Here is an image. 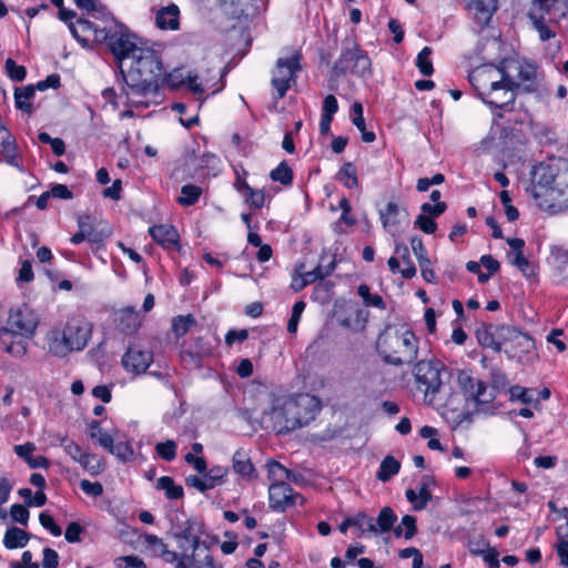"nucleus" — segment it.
Returning a JSON list of instances; mask_svg holds the SVG:
<instances>
[{
    "label": "nucleus",
    "instance_id": "20",
    "mask_svg": "<svg viewBox=\"0 0 568 568\" xmlns=\"http://www.w3.org/2000/svg\"><path fill=\"white\" fill-rule=\"evenodd\" d=\"M507 327V325H494L488 324L479 327L476 331V337L478 343L483 347L491 348L496 353H500L503 351V339L504 334L501 328Z\"/></svg>",
    "mask_w": 568,
    "mask_h": 568
},
{
    "label": "nucleus",
    "instance_id": "1",
    "mask_svg": "<svg viewBox=\"0 0 568 568\" xmlns=\"http://www.w3.org/2000/svg\"><path fill=\"white\" fill-rule=\"evenodd\" d=\"M120 70L125 83L123 93L128 104L148 108L155 101L163 73L162 61L155 50L145 48L138 51V55Z\"/></svg>",
    "mask_w": 568,
    "mask_h": 568
},
{
    "label": "nucleus",
    "instance_id": "30",
    "mask_svg": "<svg viewBox=\"0 0 568 568\" xmlns=\"http://www.w3.org/2000/svg\"><path fill=\"white\" fill-rule=\"evenodd\" d=\"M30 539V535L16 526L9 527L3 537V545L7 549L24 547Z\"/></svg>",
    "mask_w": 568,
    "mask_h": 568
},
{
    "label": "nucleus",
    "instance_id": "50",
    "mask_svg": "<svg viewBox=\"0 0 568 568\" xmlns=\"http://www.w3.org/2000/svg\"><path fill=\"white\" fill-rule=\"evenodd\" d=\"M494 393L488 389L486 383L478 379L475 392L470 399L474 400L476 404H487L490 403L494 399Z\"/></svg>",
    "mask_w": 568,
    "mask_h": 568
},
{
    "label": "nucleus",
    "instance_id": "6",
    "mask_svg": "<svg viewBox=\"0 0 568 568\" xmlns=\"http://www.w3.org/2000/svg\"><path fill=\"white\" fill-rule=\"evenodd\" d=\"M369 68L371 60L368 55L354 41H346L333 70L337 75L352 73L357 77H365L369 72Z\"/></svg>",
    "mask_w": 568,
    "mask_h": 568
},
{
    "label": "nucleus",
    "instance_id": "39",
    "mask_svg": "<svg viewBox=\"0 0 568 568\" xmlns=\"http://www.w3.org/2000/svg\"><path fill=\"white\" fill-rule=\"evenodd\" d=\"M416 531V518L412 515H405L399 525L394 528V535L396 537H404L407 540L412 539Z\"/></svg>",
    "mask_w": 568,
    "mask_h": 568
},
{
    "label": "nucleus",
    "instance_id": "28",
    "mask_svg": "<svg viewBox=\"0 0 568 568\" xmlns=\"http://www.w3.org/2000/svg\"><path fill=\"white\" fill-rule=\"evenodd\" d=\"M507 244L510 246L511 252L508 253L509 263L525 272L528 267V260L524 256L523 248L525 241L521 239H507Z\"/></svg>",
    "mask_w": 568,
    "mask_h": 568
},
{
    "label": "nucleus",
    "instance_id": "42",
    "mask_svg": "<svg viewBox=\"0 0 568 568\" xmlns=\"http://www.w3.org/2000/svg\"><path fill=\"white\" fill-rule=\"evenodd\" d=\"M270 178L274 182H278L284 186H290L293 183V171L285 161H282L271 171Z\"/></svg>",
    "mask_w": 568,
    "mask_h": 568
},
{
    "label": "nucleus",
    "instance_id": "2",
    "mask_svg": "<svg viewBox=\"0 0 568 568\" xmlns=\"http://www.w3.org/2000/svg\"><path fill=\"white\" fill-rule=\"evenodd\" d=\"M322 409L320 399L310 394L280 396L264 413L265 423L278 435L308 426Z\"/></svg>",
    "mask_w": 568,
    "mask_h": 568
},
{
    "label": "nucleus",
    "instance_id": "16",
    "mask_svg": "<svg viewBox=\"0 0 568 568\" xmlns=\"http://www.w3.org/2000/svg\"><path fill=\"white\" fill-rule=\"evenodd\" d=\"M566 7L565 0H532L528 17L529 19L557 21L558 18L565 16Z\"/></svg>",
    "mask_w": 568,
    "mask_h": 568
},
{
    "label": "nucleus",
    "instance_id": "32",
    "mask_svg": "<svg viewBox=\"0 0 568 568\" xmlns=\"http://www.w3.org/2000/svg\"><path fill=\"white\" fill-rule=\"evenodd\" d=\"M395 254L399 257V263L403 265L400 274L404 278H412L416 275V267L410 257L408 247L405 244L395 245Z\"/></svg>",
    "mask_w": 568,
    "mask_h": 568
},
{
    "label": "nucleus",
    "instance_id": "27",
    "mask_svg": "<svg viewBox=\"0 0 568 568\" xmlns=\"http://www.w3.org/2000/svg\"><path fill=\"white\" fill-rule=\"evenodd\" d=\"M232 468L244 479H253L256 477L255 468L250 459L243 450H236L232 457Z\"/></svg>",
    "mask_w": 568,
    "mask_h": 568
},
{
    "label": "nucleus",
    "instance_id": "25",
    "mask_svg": "<svg viewBox=\"0 0 568 568\" xmlns=\"http://www.w3.org/2000/svg\"><path fill=\"white\" fill-rule=\"evenodd\" d=\"M149 233L152 239L164 248H173L178 245V232L170 224L154 225L150 227Z\"/></svg>",
    "mask_w": 568,
    "mask_h": 568
},
{
    "label": "nucleus",
    "instance_id": "58",
    "mask_svg": "<svg viewBox=\"0 0 568 568\" xmlns=\"http://www.w3.org/2000/svg\"><path fill=\"white\" fill-rule=\"evenodd\" d=\"M6 70L9 78L13 81H23L27 75L26 68L17 64L12 59L6 60Z\"/></svg>",
    "mask_w": 568,
    "mask_h": 568
},
{
    "label": "nucleus",
    "instance_id": "11",
    "mask_svg": "<svg viewBox=\"0 0 568 568\" xmlns=\"http://www.w3.org/2000/svg\"><path fill=\"white\" fill-rule=\"evenodd\" d=\"M38 325V317L27 305L11 310L7 326L0 329L2 334L31 336Z\"/></svg>",
    "mask_w": 568,
    "mask_h": 568
},
{
    "label": "nucleus",
    "instance_id": "48",
    "mask_svg": "<svg viewBox=\"0 0 568 568\" xmlns=\"http://www.w3.org/2000/svg\"><path fill=\"white\" fill-rule=\"evenodd\" d=\"M530 21L541 41H547L555 37L556 33L551 28V23L555 21H548L547 19H530Z\"/></svg>",
    "mask_w": 568,
    "mask_h": 568
},
{
    "label": "nucleus",
    "instance_id": "36",
    "mask_svg": "<svg viewBox=\"0 0 568 568\" xmlns=\"http://www.w3.org/2000/svg\"><path fill=\"white\" fill-rule=\"evenodd\" d=\"M196 320L192 314L178 315L172 318L171 328L176 338L184 336L193 326Z\"/></svg>",
    "mask_w": 568,
    "mask_h": 568
},
{
    "label": "nucleus",
    "instance_id": "19",
    "mask_svg": "<svg viewBox=\"0 0 568 568\" xmlns=\"http://www.w3.org/2000/svg\"><path fill=\"white\" fill-rule=\"evenodd\" d=\"M505 63L506 70L513 69L517 71L518 81L517 83L523 84L526 91H534L536 88L537 69L536 65L528 61H501Z\"/></svg>",
    "mask_w": 568,
    "mask_h": 568
},
{
    "label": "nucleus",
    "instance_id": "37",
    "mask_svg": "<svg viewBox=\"0 0 568 568\" xmlns=\"http://www.w3.org/2000/svg\"><path fill=\"white\" fill-rule=\"evenodd\" d=\"M336 179L347 189L358 186L357 171L353 163H345L337 172Z\"/></svg>",
    "mask_w": 568,
    "mask_h": 568
},
{
    "label": "nucleus",
    "instance_id": "57",
    "mask_svg": "<svg viewBox=\"0 0 568 568\" xmlns=\"http://www.w3.org/2000/svg\"><path fill=\"white\" fill-rule=\"evenodd\" d=\"M116 568H148L145 562L138 556H121L114 560Z\"/></svg>",
    "mask_w": 568,
    "mask_h": 568
},
{
    "label": "nucleus",
    "instance_id": "43",
    "mask_svg": "<svg viewBox=\"0 0 568 568\" xmlns=\"http://www.w3.org/2000/svg\"><path fill=\"white\" fill-rule=\"evenodd\" d=\"M79 464L91 475H99L104 469L102 459L95 454L84 453Z\"/></svg>",
    "mask_w": 568,
    "mask_h": 568
},
{
    "label": "nucleus",
    "instance_id": "35",
    "mask_svg": "<svg viewBox=\"0 0 568 568\" xmlns=\"http://www.w3.org/2000/svg\"><path fill=\"white\" fill-rule=\"evenodd\" d=\"M399 469L400 463L393 456L388 455L382 460L376 477L378 480L387 483L393 476L399 473Z\"/></svg>",
    "mask_w": 568,
    "mask_h": 568
},
{
    "label": "nucleus",
    "instance_id": "7",
    "mask_svg": "<svg viewBox=\"0 0 568 568\" xmlns=\"http://www.w3.org/2000/svg\"><path fill=\"white\" fill-rule=\"evenodd\" d=\"M301 60L302 55L298 51H294L290 57L277 59L271 79L277 99L284 98L291 88V83L295 82L297 72L302 69Z\"/></svg>",
    "mask_w": 568,
    "mask_h": 568
},
{
    "label": "nucleus",
    "instance_id": "8",
    "mask_svg": "<svg viewBox=\"0 0 568 568\" xmlns=\"http://www.w3.org/2000/svg\"><path fill=\"white\" fill-rule=\"evenodd\" d=\"M101 39L108 41L111 52L119 61L120 68L132 61L138 55V51L140 52L146 48L139 45L134 40V36L122 28L113 33L101 31Z\"/></svg>",
    "mask_w": 568,
    "mask_h": 568
},
{
    "label": "nucleus",
    "instance_id": "26",
    "mask_svg": "<svg viewBox=\"0 0 568 568\" xmlns=\"http://www.w3.org/2000/svg\"><path fill=\"white\" fill-rule=\"evenodd\" d=\"M367 322V313L365 310L357 305H349L346 308V315L339 318V324L354 332H359L365 328Z\"/></svg>",
    "mask_w": 568,
    "mask_h": 568
},
{
    "label": "nucleus",
    "instance_id": "47",
    "mask_svg": "<svg viewBox=\"0 0 568 568\" xmlns=\"http://www.w3.org/2000/svg\"><path fill=\"white\" fill-rule=\"evenodd\" d=\"M357 293L363 298L366 306H373L381 310L385 308V303L382 296L372 294L369 287L366 284H361L358 286Z\"/></svg>",
    "mask_w": 568,
    "mask_h": 568
},
{
    "label": "nucleus",
    "instance_id": "59",
    "mask_svg": "<svg viewBox=\"0 0 568 568\" xmlns=\"http://www.w3.org/2000/svg\"><path fill=\"white\" fill-rule=\"evenodd\" d=\"M164 80L169 87L175 89L186 83L187 73L183 69H174Z\"/></svg>",
    "mask_w": 568,
    "mask_h": 568
},
{
    "label": "nucleus",
    "instance_id": "46",
    "mask_svg": "<svg viewBox=\"0 0 568 568\" xmlns=\"http://www.w3.org/2000/svg\"><path fill=\"white\" fill-rule=\"evenodd\" d=\"M430 54L432 49L429 47H424L416 59V65L419 72L425 77H429L434 73V67L429 59Z\"/></svg>",
    "mask_w": 568,
    "mask_h": 568
},
{
    "label": "nucleus",
    "instance_id": "44",
    "mask_svg": "<svg viewBox=\"0 0 568 568\" xmlns=\"http://www.w3.org/2000/svg\"><path fill=\"white\" fill-rule=\"evenodd\" d=\"M90 437L103 448L111 447L113 437L100 427V422L92 420L89 424Z\"/></svg>",
    "mask_w": 568,
    "mask_h": 568
},
{
    "label": "nucleus",
    "instance_id": "29",
    "mask_svg": "<svg viewBox=\"0 0 568 568\" xmlns=\"http://www.w3.org/2000/svg\"><path fill=\"white\" fill-rule=\"evenodd\" d=\"M397 521V515L390 507H384L381 509L377 518H374V535H382L394 530L395 523Z\"/></svg>",
    "mask_w": 568,
    "mask_h": 568
},
{
    "label": "nucleus",
    "instance_id": "49",
    "mask_svg": "<svg viewBox=\"0 0 568 568\" xmlns=\"http://www.w3.org/2000/svg\"><path fill=\"white\" fill-rule=\"evenodd\" d=\"M155 453L165 462H171L176 457V443L172 439L158 443Z\"/></svg>",
    "mask_w": 568,
    "mask_h": 568
},
{
    "label": "nucleus",
    "instance_id": "14",
    "mask_svg": "<svg viewBox=\"0 0 568 568\" xmlns=\"http://www.w3.org/2000/svg\"><path fill=\"white\" fill-rule=\"evenodd\" d=\"M501 332L504 334L503 351L510 357L527 354L534 348V341L528 334L511 326L501 328Z\"/></svg>",
    "mask_w": 568,
    "mask_h": 568
},
{
    "label": "nucleus",
    "instance_id": "52",
    "mask_svg": "<svg viewBox=\"0 0 568 568\" xmlns=\"http://www.w3.org/2000/svg\"><path fill=\"white\" fill-rule=\"evenodd\" d=\"M305 306H306V304L303 301H297L294 303L292 313H291V317L287 323V332L288 333H291V334L296 333L297 326H298L301 316L305 310Z\"/></svg>",
    "mask_w": 568,
    "mask_h": 568
},
{
    "label": "nucleus",
    "instance_id": "22",
    "mask_svg": "<svg viewBox=\"0 0 568 568\" xmlns=\"http://www.w3.org/2000/svg\"><path fill=\"white\" fill-rule=\"evenodd\" d=\"M213 353V346L209 341L203 337H197L190 349L181 353L182 361L185 365L199 368L203 358L210 356Z\"/></svg>",
    "mask_w": 568,
    "mask_h": 568
},
{
    "label": "nucleus",
    "instance_id": "64",
    "mask_svg": "<svg viewBox=\"0 0 568 568\" xmlns=\"http://www.w3.org/2000/svg\"><path fill=\"white\" fill-rule=\"evenodd\" d=\"M489 548V542L483 536H476L469 539L468 549L475 555L479 556Z\"/></svg>",
    "mask_w": 568,
    "mask_h": 568
},
{
    "label": "nucleus",
    "instance_id": "60",
    "mask_svg": "<svg viewBox=\"0 0 568 568\" xmlns=\"http://www.w3.org/2000/svg\"><path fill=\"white\" fill-rule=\"evenodd\" d=\"M60 443L63 446L64 452L77 463L81 459L84 454L80 446L73 442L69 440L67 437H61Z\"/></svg>",
    "mask_w": 568,
    "mask_h": 568
},
{
    "label": "nucleus",
    "instance_id": "55",
    "mask_svg": "<svg viewBox=\"0 0 568 568\" xmlns=\"http://www.w3.org/2000/svg\"><path fill=\"white\" fill-rule=\"evenodd\" d=\"M77 16V13L73 11V10H70V9H65V8H60L59 9V18L60 20H62L63 22H67L68 26H69V29L72 33V36L80 42H85L87 40L85 39H82L79 33H78V29H77V26L72 22V19Z\"/></svg>",
    "mask_w": 568,
    "mask_h": 568
},
{
    "label": "nucleus",
    "instance_id": "13",
    "mask_svg": "<svg viewBox=\"0 0 568 568\" xmlns=\"http://www.w3.org/2000/svg\"><path fill=\"white\" fill-rule=\"evenodd\" d=\"M408 216L407 210L395 202H388L384 209L379 210L382 225L393 236L402 233L408 225Z\"/></svg>",
    "mask_w": 568,
    "mask_h": 568
},
{
    "label": "nucleus",
    "instance_id": "10",
    "mask_svg": "<svg viewBox=\"0 0 568 568\" xmlns=\"http://www.w3.org/2000/svg\"><path fill=\"white\" fill-rule=\"evenodd\" d=\"M557 170L558 163H539L532 168L531 194L537 201L541 202L545 201V199L555 200L554 185Z\"/></svg>",
    "mask_w": 568,
    "mask_h": 568
},
{
    "label": "nucleus",
    "instance_id": "40",
    "mask_svg": "<svg viewBox=\"0 0 568 568\" xmlns=\"http://www.w3.org/2000/svg\"><path fill=\"white\" fill-rule=\"evenodd\" d=\"M202 192V187L195 184H185L181 189V195L178 199V203L182 206H191L199 201Z\"/></svg>",
    "mask_w": 568,
    "mask_h": 568
},
{
    "label": "nucleus",
    "instance_id": "34",
    "mask_svg": "<svg viewBox=\"0 0 568 568\" xmlns=\"http://www.w3.org/2000/svg\"><path fill=\"white\" fill-rule=\"evenodd\" d=\"M155 487L163 490L166 498L180 499L184 495L183 487L175 484L174 479L170 476H162L158 479Z\"/></svg>",
    "mask_w": 568,
    "mask_h": 568
},
{
    "label": "nucleus",
    "instance_id": "62",
    "mask_svg": "<svg viewBox=\"0 0 568 568\" xmlns=\"http://www.w3.org/2000/svg\"><path fill=\"white\" fill-rule=\"evenodd\" d=\"M415 226L426 234H433L437 229V224L434 219L423 213L417 216Z\"/></svg>",
    "mask_w": 568,
    "mask_h": 568
},
{
    "label": "nucleus",
    "instance_id": "18",
    "mask_svg": "<svg viewBox=\"0 0 568 568\" xmlns=\"http://www.w3.org/2000/svg\"><path fill=\"white\" fill-rule=\"evenodd\" d=\"M203 474V477L190 476L186 479L190 486L196 488L202 493L209 489H213L214 487L223 484L227 475V468L222 466H215L209 470H205V473Z\"/></svg>",
    "mask_w": 568,
    "mask_h": 568
},
{
    "label": "nucleus",
    "instance_id": "4",
    "mask_svg": "<svg viewBox=\"0 0 568 568\" xmlns=\"http://www.w3.org/2000/svg\"><path fill=\"white\" fill-rule=\"evenodd\" d=\"M483 84L479 93L485 103L498 109H505L515 101V89L519 83L507 72L505 63H499L495 69L486 67L477 70L470 78Z\"/></svg>",
    "mask_w": 568,
    "mask_h": 568
},
{
    "label": "nucleus",
    "instance_id": "41",
    "mask_svg": "<svg viewBox=\"0 0 568 568\" xmlns=\"http://www.w3.org/2000/svg\"><path fill=\"white\" fill-rule=\"evenodd\" d=\"M268 479L272 484H286V478H291L292 471L278 462L272 460L267 464Z\"/></svg>",
    "mask_w": 568,
    "mask_h": 568
},
{
    "label": "nucleus",
    "instance_id": "5",
    "mask_svg": "<svg viewBox=\"0 0 568 568\" xmlns=\"http://www.w3.org/2000/svg\"><path fill=\"white\" fill-rule=\"evenodd\" d=\"M89 331L78 323H68L61 333H54L49 341V352L65 356L72 351H81L88 343Z\"/></svg>",
    "mask_w": 568,
    "mask_h": 568
},
{
    "label": "nucleus",
    "instance_id": "9",
    "mask_svg": "<svg viewBox=\"0 0 568 568\" xmlns=\"http://www.w3.org/2000/svg\"><path fill=\"white\" fill-rule=\"evenodd\" d=\"M442 364L420 361L415 366L417 388L424 393L425 402L432 404L442 388Z\"/></svg>",
    "mask_w": 568,
    "mask_h": 568
},
{
    "label": "nucleus",
    "instance_id": "33",
    "mask_svg": "<svg viewBox=\"0 0 568 568\" xmlns=\"http://www.w3.org/2000/svg\"><path fill=\"white\" fill-rule=\"evenodd\" d=\"M77 222L78 227L81 229L87 241L91 243H101L103 241L105 235L102 231H98L94 227L89 215H79Z\"/></svg>",
    "mask_w": 568,
    "mask_h": 568
},
{
    "label": "nucleus",
    "instance_id": "17",
    "mask_svg": "<svg viewBox=\"0 0 568 568\" xmlns=\"http://www.w3.org/2000/svg\"><path fill=\"white\" fill-rule=\"evenodd\" d=\"M153 362V354L139 346H130L122 356V365L126 372L140 375L146 372Z\"/></svg>",
    "mask_w": 568,
    "mask_h": 568
},
{
    "label": "nucleus",
    "instance_id": "38",
    "mask_svg": "<svg viewBox=\"0 0 568 568\" xmlns=\"http://www.w3.org/2000/svg\"><path fill=\"white\" fill-rule=\"evenodd\" d=\"M34 97V88L32 85L26 87L22 90H17L14 92V101L17 109L27 112L32 113V99Z\"/></svg>",
    "mask_w": 568,
    "mask_h": 568
},
{
    "label": "nucleus",
    "instance_id": "51",
    "mask_svg": "<svg viewBox=\"0 0 568 568\" xmlns=\"http://www.w3.org/2000/svg\"><path fill=\"white\" fill-rule=\"evenodd\" d=\"M142 544L145 549L152 554V556H159L160 551L166 546L161 538L155 535L145 534L141 536Z\"/></svg>",
    "mask_w": 568,
    "mask_h": 568
},
{
    "label": "nucleus",
    "instance_id": "24",
    "mask_svg": "<svg viewBox=\"0 0 568 568\" xmlns=\"http://www.w3.org/2000/svg\"><path fill=\"white\" fill-rule=\"evenodd\" d=\"M175 568H216L213 556L206 547L196 554L192 551L191 555H183L182 559L178 561Z\"/></svg>",
    "mask_w": 568,
    "mask_h": 568
},
{
    "label": "nucleus",
    "instance_id": "53",
    "mask_svg": "<svg viewBox=\"0 0 568 568\" xmlns=\"http://www.w3.org/2000/svg\"><path fill=\"white\" fill-rule=\"evenodd\" d=\"M457 379H458V385L460 386L465 396L470 399L475 392L476 384H477L478 379H475L467 372H459Z\"/></svg>",
    "mask_w": 568,
    "mask_h": 568
},
{
    "label": "nucleus",
    "instance_id": "61",
    "mask_svg": "<svg viewBox=\"0 0 568 568\" xmlns=\"http://www.w3.org/2000/svg\"><path fill=\"white\" fill-rule=\"evenodd\" d=\"M243 199L252 207L261 209L265 202V194L263 190L251 189L246 194H244Z\"/></svg>",
    "mask_w": 568,
    "mask_h": 568
},
{
    "label": "nucleus",
    "instance_id": "63",
    "mask_svg": "<svg viewBox=\"0 0 568 568\" xmlns=\"http://www.w3.org/2000/svg\"><path fill=\"white\" fill-rule=\"evenodd\" d=\"M10 515L14 521L21 524L22 526L28 525L30 514L27 507L20 504H13L10 509Z\"/></svg>",
    "mask_w": 568,
    "mask_h": 568
},
{
    "label": "nucleus",
    "instance_id": "23",
    "mask_svg": "<svg viewBox=\"0 0 568 568\" xmlns=\"http://www.w3.org/2000/svg\"><path fill=\"white\" fill-rule=\"evenodd\" d=\"M155 24L161 30H179L180 8L175 3L161 7L155 13Z\"/></svg>",
    "mask_w": 568,
    "mask_h": 568
},
{
    "label": "nucleus",
    "instance_id": "31",
    "mask_svg": "<svg viewBox=\"0 0 568 568\" xmlns=\"http://www.w3.org/2000/svg\"><path fill=\"white\" fill-rule=\"evenodd\" d=\"M471 8L479 23L487 24L498 8V0H476Z\"/></svg>",
    "mask_w": 568,
    "mask_h": 568
},
{
    "label": "nucleus",
    "instance_id": "54",
    "mask_svg": "<svg viewBox=\"0 0 568 568\" xmlns=\"http://www.w3.org/2000/svg\"><path fill=\"white\" fill-rule=\"evenodd\" d=\"M105 449L123 462L131 459L133 456V450L130 445L123 442L114 444V440H112V446L106 447Z\"/></svg>",
    "mask_w": 568,
    "mask_h": 568
},
{
    "label": "nucleus",
    "instance_id": "15",
    "mask_svg": "<svg viewBox=\"0 0 568 568\" xmlns=\"http://www.w3.org/2000/svg\"><path fill=\"white\" fill-rule=\"evenodd\" d=\"M270 507L276 511H285L296 504V499L303 498L294 493L288 484H271L268 487Z\"/></svg>",
    "mask_w": 568,
    "mask_h": 568
},
{
    "label": "nucleus",
    "instance_id": "21",
    "mask_svg": "<svg viewBox=\"0 0 568 568\" xmlns=\"http://www.w3.org/2000/svg\"><path fill=\"white\" fill-rule=\"evenodd\" d=\"M142 321L143 318L140 313L132 306L119 310L114 317L116 328L125 335L135 334L139 331Z\"/></svg>",
    "mask_w": 568,
    "mask_h": 568
},
{
    "label": "nucleus",
    "instance_id": "12",
    "mask_svg": "<svg viewBox=\"0 0 568 568\" xmlns=\"http://www.w3.org/2000/svg\"><path fill=\"white\" fill-rule=\"evenodd\" d=\"M555 200L545 199L539 206L556 211L568 207V161H559L554 185Z\"/></svg>",
    "mask_w": 568,
    "mask_h": 568
},
{
    "label": "nucleus",
    "instance_id": "45",
    "mask_svg": "<svg viewBox=\"0 0 568 568\" xmlns=\"http://www.w3.org/2000/svg\"><path fill=\"white\" fill-rule=\"evenodd\" d=\"M353 527L357 528L358 531L364 534H372L374 535V518L372 516H368L365 513H358L355 516H352Z\"/></svg>",
    "mask_w": 568,
    "mask_h": 568
},
{
    "label": "nucleus",
    "instance_id": "56",
    "mask_svg": "<svg viewBox=\"0 0 568 568\" xmlns=\"http://www.w3.org/2000/svg\"><path fill=\"white\" fill-rule=\"evenodd\" d=\"M532 390L529 388H525L519 385L511 386L509 389L510 400H520L525 404H530L534 402Z\"/></svg>",
    "mask_w": 568,
    "mask_h": 568
},
{
    "label": "nucleus",
    "instance_id": "3",
    "mask_svg": "<svg viewBox=\"0 0 568 568\" xmlns=\"http://www.w3.org/2000/svg\"><path fill=\"white\" fill-rule=\"evenodd\" d=\"M417 344L415 334L405 326H387L376 342L384 362L394 366L413 363L418 354Z\"/></svg>",
    "mask_w": 568,
    "mask_h": 568
}]
</instances>
